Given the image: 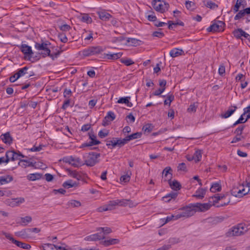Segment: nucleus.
<instances>
[{
	"mask_svg": "<svg viewBox=\"0 0 250 250\" xmlns=\"http://www.w3.org/2000/svg\"><path fill=\"white\" fill-rule=\"evenodd\" d=\"M15 245L21 248H22L25 250H29L31 248V246L28 244L22 243L21 242L17 240V241H15Z\"/></svg>",
	"mask_w": 250,
	"mask_h": 250,
	"instance_id": "obj_33",
	"label": "nucleus"
},
{
	"mask_svg": "<svg viewBox=\"0 0 250 250\" xmlns=\"http://www.w3.org/2000/svg\"><path fill=\"white\" fill-rule=\"evenodd\" d=\"M236 109V106H234L229 109L227 111L221 115L222 117L224 118H227L230 117L234 112Z\"/></svg>",
	"mask_w": 250,
	"mask_h": 250,
	"instance_id": "obj_29",
	"label": "nucleus"
},
{
	"mask_svg": "<svg viewBox=\"0 0 250 250\" xmlns=\"http://www.w3.org/2000/svg\"><path fill=\"white\" fill-rule=\"evenodd\" d=\"M206 6L211 9H214L217 7V5L213 2L208 0L205 3Z\"/></svg>",
	"mask_w": 250,
	"mask_h": 250,
	"instance_id": "obj_49",
	"label": "nucleus"
},
{
	"mask_svg": "<svg viewBox=\"0 0 250 250\" xmlns=\"http://www.w3.org/2000/svg\"><path fill=\"white\" fill-rule=\"evenodd\" d=\"M183 54H184L183 50L176 48L172 49L169 52L170 56L172 58H175Z\"/></svg>",
	"mask_w": 250,
	"mask_h": 250,
	"instance_id": "obj_23",
	"label": "nucleus"
},
{
	"mask_svg": "<svg viewBox=\"0 0 250 250\" xmlns=\"http://www.w3.org/2000/svg\"><path fill=\"white\" fill-rule=\"evenodd\" d=\"M163 97H167V99H166L164 101L165 105H168L170 106L171 103L174 100V96L172 94H168L167 95H162Z\"/></svg>",
	"mask_w": 250,
	"mask_h": 250,
	"instance_id": "obj_25",
	"label": "nucleus"
},
{
	"mask_svg": "<svg viewBox=\"0 0 250 250\" xmlns=\"http://www.w3.org/2000/svg\"><path fill=\"white\" fill-rule=\"evenodd\" d=\"M97 230L102 231L104 234H107L112 232V230L110 228L108 227H101L97 229Z\"/></svg>",
	"mask_w": 250,
	"mask_h": 250,
	"instance_id": "obj_41",
	"label": "nucleus"
},
{
	"mask_svg": "<svg viewBox=\"0 0 250 250\" xmlns=\"http://www.w3.org/2000/svg\"><path fill=\"white\" fill-rule=\"evenodd\" d=\"M59 38L61 41L62 42L65 43L67 42L68 39L66 35L63 33H61L59 35Z\"/></svg>",
	"mask_w": 250,
	"mask_h": 250,
	"instance_id": "obj_60",
	"label": "nucleus"
},
{
	"mask_svg": "<svg viewBox=\"0 0 250 250\" xmlns=\"http://www.w3.org/2000/svg\"><path fill=\"white\" fill-rule=\"evenodd\" d=\"M130 99V98L129 97H122L118 100L117 103L118 104H125L128 106L131 107L132 104L129 102Z\"/></svg>",
	"mask_w": 250,
	"mask_h": 250,
	"instance_id": "obj_26",
	"label": "nucleus"
},
{
	"mask_svg": "<svg viewBox=\"0 0 250 250\" xmlns=\"http://www.w3.org/2000/svg\"><path fill=\"white\" fill-rule=\"evenodd\" d=\"M63 161L66 163L74 167H79L83 165V161L78 157L69 156L64 157L62 159Z\"/></svg>",
	"mask_w": 250,
	"mask_h": 250,
	"instance_id": "obj_6",
	"label": "nucleus"
},
{
	"mask_svg": "<svg viewBox=\"0 0 250 250\" xmlns=\"http://www.w3.org/2000/svg\"><path fill=\"white\" fill-rule=\"evenodd\" d=\"M169 184L171 188L173 190H177L181 188V185L177 181H169Z\"/></svg>",
	"mask_w": 250,
	"mask_h": 250,
	"instance_id": "obj_31",
	"label": "nucleus"
},
{
	"mask_svg": "<svg viewBox=\"0 0 250 250\" xmlns=\"http://www.w3.org/2000/svg\"><path fill=\"white\" fill-rule=\"evenodd\" d=\"M142 136V133L140 132H136L128 135L125 137L127 143L131 140L138 139L141 138Z\"/></svg>",
	"mask_w": 250,
	"mask_h": 250,
	"instance_id": "obj_30",
	"label": "nucleus"
},
{
	"mask_svg": "<svg viewBox=\"0 0 250 250\" xmlns=\"http://www.w3.org/2000/svg\"><path fill=\"white\" fill-rule=\"evenodd\" d=\"M116 146H122L125 145L126 143H127L125 138L124 139H121L118 138H116Z\"/></svg>",
	"mask_w": 250,
	"mask_h": 250,
	"instance_id": "obj_40",
	"label": "nucleus"
},
{
	"mask_svg": "<svg viewBox=\"0 0 250 250\" xmlns=\"http://www.w3.org/2000/svg\"><path fill=\"white\" fill-rule=\"evenodd\" d=\"M97 14L99 18L104 21L109 20L111 17V15L105 10H99L97 11Z\"/></svg>",
	"mask_w": 250,
	"mask_h": 250,
	"instance_id": "obj_14",
	"label": "nucleus"
},
{
	"mask_svg": "<svg viewBox=\"0 0 250 250\" xmlns=\"http://www.w3.org/2000/svg\"><path fill=\"white\" fill-rule=\"evenodd\" d=\"M194 157V161L197 163L199 162L202 158V152L200 150H196L194 155H193Z\"/></svg>",
	"mask_w": 250,
	"mask_h": 250,
	"instance_id": "obj_37",
	"label": "nucleus"
},
{
	"mask_svg": "<svg viewBox=\"0 0 250 250\" xmlns=\"http://www.w3.org/2000/svg\"><path fill=\"white\" fill-rule=\"evenodd\" d=\"M89 138L91 140L90 142L91 146L97 145L100 143V142L97 140V137L93 134H90Z\"/></svg>",
	"mask_w": 250,
	"mask_h": 250,
	"instance_id": "obj_38",
	"label": "nucleus"
},
{
	"mask_svg": "<svg viewBox=\"0 0 250 250\" xmlns=\"http://www.w3.org/2000/svg\"><path fill=\"white\" fill-rule=\"evenodd\" d=\"M55 245L51 244H45L42 246L43 250H54Z\"/></svg>",
	"mask_w": 250,
	"mask_h": 250,
	"instance_id": "obj_44",
	"label": "nucleus"
},
{
	"mask_svg": "<svg viewBox=\"0 0 250 250\" xmlns=\"http://www.w3.org/2000/svg\"><path fill=\"white\" fill-rule=\"evenodd\" d=\"M225 23L220 21H216L212 22L207 30L209 32H216L223 31L224 29Z\"/></svg>",
	"mask_w": 250,
	"mask_h": 250,
	"instance_id": "obj_7",
	"label": "nucleus"
},
{
	"mask_svg": "<svg viewBox=\"0 0 250 250\" xmlns=\"http://www.w3.org/2000/svg\"><path fill=\"white\" fill-rule=\"evenodd\" d=\"M168 24H169L168 28L169 29L172 28L173 26H175V25H182V26L184 25V23L182 21L177 22H173L171 21H169L168 22Z\"/></svg>",
	"mask_w": 250,
	"mask_h": 250,
	"instance_id": "obj_59",
	"label": "nucleus"
},
{
	"mask_svg": "<svg viewBox=\"0 0 250 250\" xmlns=\"http://www.w3.org/2000/svg\"><path fill=\"white\" fill-rule=\"evenodd\" d=\"M153 126L151 124L146 125L143 127L145 133H150L153 130Z\"/></svg>",
	"mask_w": 250,
	"mask_h": 250,
	"instance_id": "obj_43",
	"label": "nucleus"
},
{
	"mask_svg": "<svg viewBox=\"0 0 250 250\" xmlns=\"http://www.w3.org/2000/svg\"><path fill=\"white\" fill-rule=\"evenodd\" d=\"M243 0H237L236 4L234 7L233 8V11L234 13L237 12L239 11V9L242 4Z\"/></svg>",
	"mask_w": 250,
	"mask_h": 250,
	"instance_id": "obj_42",
	"label": "nucleus"
},
{
	"mask_svg": "<svg viewBox=\"0 0 250 250\" xmlns=\"http://www.w3.org/2000/svg\"><path fill=\"white\" fill-rule=\"evenodd\" d=\"M103 238H104V236L103 235H102L101 233H97L85 237L84 240L86 241H94L100 240Z\"/></svg>",
	"mask_w": 250,
	"mask_h": 250,
	"instance_id": "obj_17",
	"label": "nucleus"
},
{
	"mask_svg": "<svg viewBox=\"0 0 250 250\" xmlns=\"http://www.w3.org/2000/svg\"><path fill=\"white\" fill-rule=\"evenodd\" d=\"M81 53L83 56L85 57L91 56L90 47L82 51Z\"/></svg>",
	"mask_w": 250,
	"mask_h": 250,
	"instance_id": "obj_58",
	"label": "nucleus"
},
{
	"mask_svg": "<svg viewBox=\"0 0 250 250\" xmlns=\"http://www.w3.org/2000/svg\"><path fill=\"white\" fill-rule=\"evenodd\" d=\"M13 178L10 175L0 176V186L8 184L12 182Z\"/></svg>",
	"mask_w": 250,
	"mask_h": 250,
	"instance_id": "obj_20",
	"label": "nucleus"
},
{
	"mask_svg": "<svg viewBox=\"0 0 250 250\" xmlns=\"http://www.w3.org/2000/svg\"><path fill=\"white\" fill-rule=\"evenodd\" d=\"M78 19L82 22L86 23H91L92 22V18L87 14H81L79 16Z\"/></svg>",
	"mask_w": 250,
	"mask_h": 250,
	"instance_id": "obj_21",
	"label": "nucleus"
},
{
	"mask_svg": "<svg viewBox=\"0 0 250 250\" xmlns=\"http://www.w3.org/2000/svg\"><path fill=\"white\" fill-rule=\"evenodd\" d=\"M195 181H197L200 186H202L201 180L199 179L198 176H194L193 178L189 180V182L191 184L194 183Z\"/></svg>",
	"mask_w": 250,
	"mask_h": 250,
	"instance_id": "obj_50",
	"label": "nucleus"
},
{
	"mask_svg": "<svg viewBox=\"0 0 250 250\" xmlns=\"http://www.w3.org/2000/svg\"><path fill=\"white\" fill-rule=\"evenodd\" d=\"M244 115H246L247 119L250 118V104L244 109Z\"/></svg>",
	"mask_w": 250,
	"mask_h": 250,
	"instance_id": "obj_62",
	"label": "nucleus"
},
{
	"mask_svg": "<svg viewBox=\"0 0 250 250\" xmlns=\"http://www.w3.org/2000/svg\"><path fill=\"white\" fill-rule=\"evenodd\" d=\"M62 186L65 188H76L78 186V183L72 180H68L63 183Z\"/></svg>",
	"mask_w": 250,
	"mask_h": 250,
	"instance_id": "obj_19",
	"label": "nucleus"
},
{
	"mask_svg": "<svg viewBox=\"0 0 250 250\" xmlns=\"http://www.w3.org/2000/svg\"><path fill=\"white\" fill-rule=\"evenodd\" d=\"M4 235L7 239L9 240L12 243L15 244V241H17V240H15L10 234L4 233Z\"/></svg>",
	"mask_w": 250,
	"mask_h": 250,
	"instance_id": "obj_63",
	"label": "nucleus"
},
{
	"mask_svg": "<svg viewBox=\"0 0 250 250\" xmlns=\"http://www.w3.org/2000/svg\"><path fill=\"white\" fill-rule=\"evenodd\" d=\"M130 174H126L121 177L120 181L121 182L126 183L130 180Z\"/></svg>",
	"mask_w": 250,
	"mask_h": 250,
	"instance_id": "obj_46",
	"label": "nucleus"
},
{
	"mask_svg": "<svg viewBox=\"0 0 250 250\" xmlns=\"http://www.w3.org/2000/svg\"><path fill=\"white\" fill-rule=\"evenodd\" d=\"M115 118L116 115L114 113L111 111H108L103 121V125L105 126L109 125Z\"/></svg>",
	"mask_w": 250,
	"mask_h": 250,
	"instance_id": "obj_11",
	"label": "nucleus"
},
{
	"mask_svg": "<svg viewBox=\"0 0 250 250\" xmlns=\"http://www.w3.org/2000/svg\"><path fill=\"white\" fill-rule=\"evenodd\" d=\"M177 196V194L176 193H170L167 194L165 196L162 198L163 201L165 202H169L172 199H175V198Z\"/></svg>",
	"mask_w": 250,
	"mask_h": 250,
	"instance_id": "obj_24",
	"label": "nucleus"
},
{
	"mask_svg": "<svg viewBox=\"0 0 250 250\" xmlns=\"http://www.w3.org/2000/svg\"><path fill=\"white\" fill-rule=\"evenodd\" d=\"M225 66L223 64L220 65L218 69L219 74L221 76H223L225 74Z\"/></svg>",
	"mask_w": 250,
	"mask_h": 250,
	"instance_id": "obj_61",
	"label": "nucleus"
},
{
	"mask_svg": "<svg viewBox=\"0 0 250 250\" xmlns=\"http://www.w3.org/2000/svg\"><path fill=\"white\" fill-rule=\"evenodd\" d=\"M41 175L38 173L29 174L27 176L28 180L30 181H35L41 178Z\"/></svg>",
	"mask_w": 250,
	"mask_h": 250,
	"instance_id": "obj_32",
	"label": "nucleus"
},
{
	"mask_svg": "<svg viewBox=\"0 0 250 250\" xmlns=\"http://www.w3.org/2000/svg\"><path fill=\"white\" fill-rule=\"evenodd\" d=\"M120 240L116 238H109L106 240H103L101 242V244L105 247L110 245H113L119 244Z\"/></svg>",
	"mask_w": 250,
	"mask_h": 250,
	"instance_id": "obj_18",
	"label": "nucleus"
},
{
	"mask_svg": "<svg viewBox=\"0 0 250 250\" xmlns=\"http://www.w3.org/2000/svg\"><path fill=\"white\" fill-rule=\"evenodd\" d=\"M59 28L63 32L68 31L71 29V27L67 24H62L59 26Z\"/></svg>",
	"mask_w": 250,
	"mask_h": 250,
	"instance_id": "obj_52",
	"label": "nucleus"
},
{
	"mask_svg": "<svg viewBox=\"0 0 250 250\" xmlns=\"http://www.w3.org/2000/svg\"><path fill=\"white\" fill-rule=\"evenodd\" d=\"M246 15V14L244 12V11L241 10L234 17V20H238Z\"/></svg>",
	"mask_w": 250,
	"mask_h": 250,
	"instance_id": "obj_53",
	"label": "nucleus"
},
{
	"mask_svg": "<svg viewBox=\"0 0 250 250\" xmlns=\"http://www.w3.org/2000/svg\"><path fill=\"white\" fill-rule=\"evenodd\" d=\"M0 138L2 141V142L6 145H10L12 143L13 138L9 132H6L1 134Z\"/></svg>",
	"mask_w": 250,
	"mask_h": 250,
	"instance_id": "obj_16",
	"label": "nucleus"
},
{
	"mask_svg": "<svg viewBox=\"0 0 250 250\" xmlns=\"http://www.w3.org/2000/svg\"><path fill=\"white\" fill-rule=\"evenodd\" d=\"M99 157V153L94 152L84 154L83 156V165H85L88 167L94 166L98 162Z\"/></svg>",
	"mask_w": 250,
	"mask_h": 250,
	"instance_id": "obj_3",
	"label": "nucleus"
},
{
	"mask_svg": "<svg viewBox=\"0 0 250 250\" xmlns=\"http://www.w3.org/2000/svg\"><path fill=\"white\" fill-rule=\"evenodd\" d=\"M152 35L154 37H157L161 38H162L164 36V34L162 32H161L160 30H159L158 31L154 32L152 34Z\"/></svg>",
	"mask_w": 250,
	"mask_h": 250,
	"instance_id": "obj_64",
	"label": "nucleus"
},
{
	"mask_svg": "<svg viewBox=\"0 0 250 250\" xmlns=\"http://www.w3.org/2000/svg\"><path fill=\"white\" fill-rule=\"evenodd\" d=\"M152 4L154 9L161 13L168 10L169 4L164 0H153Z\"/></svg>",
	"mask_w": 250,
	"mask_h": 250,
	"instance_id": "obj_5",
	"label": "nucleus"
},
{
	"mask_svg": "<svg viewBox=\"0 0 250 250\" xmlns=\"http://www.w3.org/2000/svg\"><path fill=\"white\" fill-rule=\"evenodd\" d=\"M171 170V168L169 167H166L163 170V174L165 177H168V178H170L171 177V174L169 172Z\"/></svg>",
	"mask_w": 250,
	"mask_h": 250,
	"instance_id": "obj_48",
	"label": "nucleus"
},
{
	"mask_svg": "<svg viewBox=\"0 0 250 250\" xmlns=\"http://www.w3.org/2000/svg\"><path fill=\"white\" fill-rule=\"evenodd\" d=\"M221 189V187L219 183H215L212 184L210 190L212 192H216L217 191H220Z\"/></svg>",
	"mask_w": 250,
	"mask_h": 250,
	"instance_id": "obj_34",
	"label": "nucleus"
},
{
	"mask_svg": "<svg viewBox=\"0 0 250 250\" xmlns=\"http://www.w3.org/2000/svg\"><path fill=\"white\" fill-rule=\"evenodd\" d=\"M68 206L71 208L79 207L81 206V203L79 201L71 200L68 202Z\"/></svg>",
	"mask_w": 250,
	"mask_h": 250,
	"instance_id": "obj_35",
	"label": "nucleus"
},
{
	"mask_svg": "<svg viewBox=\"0 0 250 250\" xmlns=\"http://www.w3.org/2000/svg\"><path fill=\"white\" fill-rule=\"evenodd\" d=\"M32 217L30 216H26L21 218V221L19 223L21 226H26L32 221Z\"/></svg>",
	"mask_w": 250,
	"mask_h": 250,
	"instance_id": "obj_27",
	"label": "nucleus"
},
{
	"mask_svg": "<svg viewBox=\"0 0 250 250\" xmlns=\"http://www.w3.org/2000/svg\"><path fill=\"white\" fill-rule=\"evenodd\" d=\"M180 214L181 218H188L193 216L196 212L193 204H191L188 206L183 208L180 209Z\"/></svg>",
	"mask_w": 250,
	"mask_h": 250,
	"instance_id": "obj_8",
	"label": "nucleus"
},
{
	"mask_svg": "<svg viewBox=\"0 0 250 250\" xmlns=\"http://www.w3.org/2000/svg\"><path fill=\"white\" fill-rule=\"evenodd\" d=\"M43 145H39V146H33L32 148L29 149V150L32 152H38L41 151L43 147Z\"/></svg>",
	"mask_w": 250,
	"mask_h": 250,
	"instance_id": "obj_55",
	"label": "nucleus"
},
{
	"mask_svg": "<svg viewBox=\"0 0 250 250\" xmlns=\"http://www.w3.org/2000/svg\"><path fill=\"white\" fill-rule=\"evenodd\" d=\"M68 174L70 177H73L77 180L79 179L80 176L76 171L69 170Z\"/></svg>",
	"mask_w": 250,
	"mask_h": 250,
	"instance_id": "obj_47",
	"label": "nucleus"
},
{
	"mask_svg": "<svg viewBox=\"0 0 250 250\" xmlns=\"http://www.w3.org/2000/svg\"><path fill=\"white\" fill-rule=\"evenodd\" d=\"M249 225L246 223H240L229 229L226 233L227 237L238 236L244 234L249 230Z\"/></svg>",
	"mask_w": 250,
	"mask_h": 250,
	"instance_id": "obj_1",
	"label": "nucleus"
},
{
	"mask_svg": "<svg viewBox=\"0 0 250 250\" xmlns=\"http://www.w3.org/2000/svg\"><path fill=\"white\" fill-rule=\"evenodd\" d=\"M234 36L237 38H240L241 37H244L245 38H248L250 35L241 29L235 30L233 32Z\"/></svg>",
	"mask_w": 250,
	"mask_h": 250,
	"instance_id": "obj_22",
	"label": "nucleus"
},
{
	"mask_svg": "<svg viewBox=\"0 0 250 250\" xmlns=\"http://www.w3.org/2000/svg\"><path fill=\"white\" fill-rule=\"evenodd\" d=\"M250 190L249 187L247 185L238 184L233 186L231 190V193L236 197L241 198L248 194Z\"/></svg>",
	"mask_w": 250,
	"mask_h": 250,
	"instance_id": "obj_2",
	"label": "nucleus"
},
{
	"mask_svg": "<svg viewBox=\"0 0 250 250\" xmlns=\"http://www.w3.org/2000/svg\"><path fill=\"white\" fill-rule=\"evenodd\" d=\"M106 146L108 147H115L116 146V138H113L111 140H109L107 142Z\"/></svg>",
	"mask_w": 250,
	"mask_h": 250,
	"instance_id": "obj_45",
	"label": "nucleus"
},
{
	"mask_svg": "<svg viewBox=\"0 0 250 250\" xmlns=\"http://www.w3.org/2000/svg\"><path fill=\"white\" fill-rule=\"evenodd\" d=\"M28 69V67L27 66H25L21 69H20L17 72L18 74V77H21L24 76L25 75L27 74V70Z\"/></svg>",
	"mask_w": 250,
	"mask_h": 250,
	"instance_id": "obj_36",
	"label": "nucleus"
},
{
	"mask_svg": "<svg viewBox=\"0 0 250 250\" xmlns=\"http://www.w3.org/2000/svg\"><path fill=\"white\" fill-rule=\"evenodd\" d=\"M25 202V199L23 197L13 198L12 199H7L6 200V203L12 207H15L19 206Z\"/></svg>",
	"mask_w": 250,
	"mask_h": 250,
	"instance_id": "obj_10",
	"label": "nucleus"
},
{
	"mask_svg": "<svg viewBox=\"0 0 250 250\" xmlns=\"http://www.w3.org/2000/svg\"><path fill=\"white\" fill-rule=\"evenodd\" d=\"M193 205L196 212L206 211L211 207V205L209 203H195L193 204Z\"/></svg>",
	"mask_w": 250,
	"mask_h": 250,
	"instance_id": "obj_12",
	"label": "nucleus"
},
{
	"mask_svg": "<svg viewBox=\"0 0 250 250\" xmlns=\"http://www.w3.org/2000/svg\"><path fill=\"white\" fill-rule=\"evenodd\" d=\"M121 62L127 66L130 65L134 63V62L130 59H122Z\"/></svg>",
	"mask_w": 250,
	"mask_h": 250,
	"instance_id": "obj_57",
	"label": "nucleus"
},
{
	"mask_svg": "<svg viewBox=\"0 0 250 250\" xmlns=\"http://www.w3.org/2000/svg\"><path fill=\"white\" fill-rule=\"evenodd\" d=\"M21 52L26 57H30L33 54L31 47L25 44H22L21 46Z\"/></svg>",
	"mask_w": 250,
	"mask_h": 250,
	"instance_id": "obj_15",
	"label": "nucleus"
},
{
	"mask_svg": "<svg viewBox=\"0 0 250 250\" xmlns=\"http://www.w3.org/2000/svg\"><path fill=\"white\" fill-rule=\"evenodd\" d=\"M169 217L170 218V221H175L181 218L180 212H176L174 214L172 215Z\"/></svg>",
	"mask_w": 250,
	"mask_h": 250,
	"instance_id": "obj_56",
	"label": "nucleus"
},
{
	"mask_svg": "<svg viewBox=\"0 0 250 250\" xmlns=\"http://www.w3.org/2000/svg\"><path fill=\"white\" fill-rule=\"evenodd\" d=\"M197 107V105L194 103L190 104L187 109L188 112L189 113L195 112L196 111Z\"/></svg>",
	"mask_w": 250,
	"mask_h": 250,
	"instance_id": "obj_54",
	"label": "nucleus"
},
{
	"mask_svg": "<svg viewBox=\"0 0 250 250\" xmlns=\"http://www.w3.org/2000/svg\"><path fill=\"white\" fill-rule=\"evenodd\" d=\"M50 43L48 42L36 43L35 48L42 55L43 57L49 56L50 54Z\"/></svg>",
	"mask_w": 250,
	"mask_h": 250,
	"instance_id": "obj_4",
	"label": "nucleus"
},
{
	"mask_svg": "<svg viewBox=\"0 0 250 250\" xmlns=\"http://www.w3.org/2000/svg\"><path fill=\"white\" fill-rule=\"evenodd\" d=\"M109 134V131L107 130L104 129L102 130H100L98 133L99 136L101 138H103L107 136Z\"/></svg>",
	"mask_w": 250,
	"mask_h": 250,
	"instance_id": "obj_51",
	"label": "nucleus"
},
{
	"mask_svg": "<svg viewBox=\"0 0 250 250\" xmlns=\"http://www.w3.org/2000/svg\"><path fill=\"white\" fill-rule=\"evenodd\" d=\"M186 8L189 10H193L195 9V3L193 1H186L185 3Z\"/></svg>",
	"mask_w": 250,
	"mask_h": 250,
	"instance_id": "obj_39",
	"label": "nucleus"
},
{
	"mask_svg": "<svg viewBox=\"0 0 250 250\" xmlns=\"http://www.w3.org/2000/svg\"><path fill=\"white\" fill-rule=\"evenodd\" d=\"M207 192V188L201 187L199 188L192 195V197L197 199H202L204 198Z\"/></svg>",
	"mask_w": 250,
	"mask_h": 250,
	"instance_id": "obj_13",
	"label": "nucleus"
},
{
	"mask_svg": "<svg viewBox=\"0 0 250 250\" xmlns=\"http://www.w3.org/2000/svg\"><path fill=\"white\" fill-rule=\"evenodd\" d=\"M5 156L8 159V162L10 161H14L19 159V157L24 158L25 156L22 155L21 152H17L14 150H10L6 152Z\"/></svg>",
	"mask_w": 250,
	"mask_h": 250,
	"instance_id": "obj_9",
	"label": "nucleus"
},
{
	"mask_svg": "<svg viewBox=\"0 0 250 250\" xmlns=\"http://www.w3.org/2000/svg\"><path fill=\"white\" fill-rule=\"evenodd\" d=\"M91 56L101 53L103 51L102 48L100 46L90 47Z\"/></svg>",
	"mask_w": 250,
	"mask_h": 250,
	"instance_id": "obj_28",
	"label": "nucleus"
}]
</instances>
